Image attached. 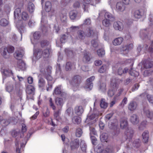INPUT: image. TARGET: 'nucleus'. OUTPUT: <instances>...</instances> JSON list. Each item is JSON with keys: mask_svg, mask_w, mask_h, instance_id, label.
<instances>
[{"mask_svg": "<svg viewBox=\"0 0 153 153\" xmlns=\"http://www.w3.org/2000/svg\"><path fill=\"white\" fill-rule=\"evenodd\" d=\"M51 71L50 68L48 67L46 69V73L44 74L43 76L45 77L46 79L49 81L48 82V86H46V90L47 91L50 90L52 88V83H51L49 81H51L52 79V77L50 76V74L51 73Z\"/></svg>", "mask_w": 153, "mask_h": 153, "instance_id": "nucleus-1", "label": "nucleus"}, {"mask_svg": "<svg viewBox=\"0 0 153 153\" xmlns=\"http://www.w3.org/2000/svg\"><path fill=\"white\" fill-rule=\"evenodd\" d=\"M35 88L32 85H28L26 88V92L27 94V98L33 99V95L35 94Z\"/></svg>", "mask_w": 153, "mask_h": 153, "instance_id": "nucleus-2", "label": "nucleus"}, {"mask_svg": "<svg viewBox=\"0 0 153 153\" xmlns=\"http://www.w3.org/2000/svg\"><path fill=\"white\" fill-rule=\"evenodd\" d=\"M82 82L81 77L79 75L74 76L71 82V85L76 89L78 88Z\"/></svg>", "mask_w": 153, "mask_h": 153, "instance_id": "nucleus-3", "label": "nucleus"}, {"mask_svg": "<svg viewBox=\"0 0 153 153\" xmlns=\"http://www.w3.org/2000/svg\"><path fill=\"white\" fill-rule=\"evenodd\" d=\"M86 36L88 37L97 38V33L92 27H89L86 29Z\"/></svg>", "mask_w": 153, "mask_h": 153, "instance_id": "nucleus-4", "label": "nucleus"}, {"mask_svg": "<svg viewBox=\"0 0 153 153\" xmlns=\"http://www.w3.org/2000/svg\"><path fill=\"white\" fill-rule=\"evenodd\" d=\"M95 78V77L93 76L87 79L85 86V88L86 90L90 91L92 89L93 86L92 82L94 80Z\"/></svg>", "mask_w": 153, "mask_h": 153, "instance_id": "nucleus-5", "label": "nucleus"}, {"mask_svg": "<svg viewBox=\"0 0 153 153\" xmlns=\"http://www.w3.org/2000/svg\"><path fill=\"white\" fill-rule=\"evenodd\" d=\"M120 80L117 78L113 77L111 79V89L116 90L118 88Z\"/></svg>", "mask_w": 153, "mask_h": 153, "instance_id": "nucleus-6", "label": "nucleus"}, {"mask_svg": "<svg viewBox=\"0 0 153 153\" xmlns=\"http://www.w3.org/2000/svg\"><path fill=\"white\" fill-rule=\"evenodd\" d=\"M20 84L19 83H16L15 84V88L13 87L12 84H10L7 86L6 90L9 92H10L14 89L16 91H19L21 92V90L20 89Z\"/></svg>", "mask_w": 153, "mask_h": 153, "instance_id": "nucleus-7", "label": "nucleus"}, {"mask_svg": "<svg viewBox=\"0 0 153 153\" xmlns=\"http://www.w3.org/2000/svg\"><path fill=\"white\" fill-rule=\"evenodd\" d=\"M70 144L71 150H73L77 149L79 146V139H76L71 141Z\"/></svg>", "mask_w": 153, "mask_h": 153, "instance_id": "nucleus-8", "label": "nucleus"}, {"mask_svg": "<svg viewBox=\"0 0 153 153\" xmlns=\"http://www.w3.org/2000/svg\"><path fill=\"white\" fill-rule=\"evenodd\" d=\"M128 123L125 118H122L120 120V127L122 129H126L128 128Z\"/></svg>", "mask_w": 153, "mask_h": 153, "instance_id": "nucleus-9", "label": "nucleus"}, {"mask_svg": "<svg viewBox=\"0 0 153 153\" xmlns=\"http://www.w3.org/2000/svg\"><path fill=\"white\" fill-rule=\"evenodd\" d=\"M144 114L148 118L151 120H153V112L150 111L149 109L146 107H144L143 109Z\"/></svg>", "mask_w": 153, "mask_h": 153, "instance_id": "nucleus-10", "label": "nucleus"}, {"mask_svg": "<svg viewBox=\"0 0 153 153\" xmlns=\"http://www.w3.org/2000/svg\"><path fill=\"white\" fill-rule=\"evenodd\" d=\"M125 4L122 2H118L116 5V10L117 12H123L125 10Z\"/></svg>", "mask_w": 153, "mask_h": 153, "instance_id": "nucleus-11", "label": "nucleus"}, {"mask_svg": "<svg viewBox=\"0 0 153 153\" xmlns=\"http://www.w3.org/2000/svg\"><path fill=\"white\" fill-rule=\"evenodd\" d=\"M130 120L134 125L137 124L139 122L138 116L136 114H133L130 117Z\"/></svg>", "mask_w": 153, "mask_h": 153, "instance_id": "nucleus-12", "label": "nucleus"}, {"mask_svg": "<svg viewBox=\"0 0 153 153\" xmlns=\"http://www.w3.org/2000/svg\"><path fill=\"white\" fill-rule=\"evenodd\" d=\"M113 27L116 30L121 31L123 29V26L121 22L116 21L114 22Z\"/></svg>", "mask_w": 153, "mask_h": 153, "instance_id": "nucleus-13", "label": "nucleus"}, {"mask_svg": "<svg viewBox=\"0 0 153 153\" xmlns=\"http://www.w3.org/2000/svg\"><path fill=\"white\" fill-rule=\"evenodd\" d=\"M48 67H50L51 69V67L47 66L45 62H43L40 64L39 66L40 71L42 75L45 74L46 73V69Z\"/></svg>", "mask_w": 153, "mask_h": 153, "instance_id": "nucleus-14", "label": "nucleus"}, {"mask_svg": "<svg viewBox=\"0 0 153 153\" xmlns=\"http://www.w3.org/2000/svg\"><path fill=\"white\" fill-rule=\"evenodd\" d=\"M24 53V52L23 50H20L16 51L14 55V57L16 59L20 60H21V59Z\"/></svg>", "mask_w": 153, "mask_h": 153, "instance_id": "nucleus-15", "label": "nucleus"}, {"mask_svg": "<svg viewBox=\"0 0 153 153\" xmlns=\"http://www.w3.org/2000/svg\"><path fill=\"white\" fill-rule=\"evenodd\" d=\"M142 64L144 68L146 69L151 68L153 65L152 62L148 60L143 61Z\"/></svg>", "mask_w": 153, "mask_h": 153, "instance_id": "nucleus-16", "label": "nucleus"}, {"mask_svg": "<svg viewBox=\"0 0 153 153\" xmlns=\"http://www.w3.org/2000/svg\"><path fill=\"white\" fill-rule=\"evenodd\" d=\"M137 104L135 101H132L130 102L128 105V108L130 111L135 110L137 107Z\"/></svg>", "mask_w": 153, "mask_h": 153, "instance_id": "nucleus-17", "label": "nucleus"}, {"mask_svg": "<svg viewBox=\"0 0 153 153\" xmlns=\"http://www.w3.org/2000/svg\"><path fill=\"white\" fill-rule=\"evenodd\" d=\"M144 14V12L141 9L137 10L134 13V16L137 19L140 18Z\"/></svg>", "mask_w": 153, "mask_h": 153, "instance_id": "nucleus-18", "label": "nucleus"}, {"mask_svg": "<svg viewBox=\"0 0 153 153\" xmlns=\"http://www.w3.org/2000/svg\"><path fill=\"white\" fill-rule=\"evenodd\" d=\"M42 55V52L40 49H38L34 50V57L36 59L38 60L40 58Z\"/></svg>", "mask_w": 153, "mask_h": 153, "instance_id": "nucleus-19", "label": "nucleus"}, {"mask_svg": "<svg viewBox=\"0 0 153 153\" xmlns=\"http://www.w3.org/2000/svg\"><path fill=\"white\" fill-rule=\"evenodd\" d=\"M69 16L71 19H74L76 18H79L80 16L78 12L76 10H72L69 13Z\"/></svg>", "mask_w": 153, "mask_h": 153, "instance_id": "nucleus-20", "label": "nucleus"}, {"mask_svg": "<svg viewBox=\"0 0 153 153\" xmlns=\"http://www.w3.org/2000/svg\"><path fill=\"white\" fill-rule=\"evenodd\" d=\"M91 59L90 54L88 52H85L84 53L82 58V61L84 62L87 63L90 61Z\"/></svg>", "mask_w": 153, "mask_h": 153, "instance_id": "nucleus-21", "label": "nucleus"}, {"mask_svg": "<svg viewBox=\"0 0 153 153\" xmlns=\"http://www.w3.org/2000/svg\"><path fill=\"white\" fill-rule=\"evenodd\" d=\"M1 55L5 58H8L10 54L8 52L7 48L5 47H2L1 48Z\"/></svg>", "mask_w": 153, "mask_h": 153, "instance_id": "nucleus-22", "label": "nucleus"}, {"mask_svg": "<svg viewBox=\"0 0 153 153\" xmlns=\"http://www.w3.org/2000/svg\"><path fill=\"white\" fill-rule=\"evenodd\" d=\"M46 82L44 79L42 77H40L38 80V86L41 89H44L45 86Z\"/></svg>", "mask_w": 153, "mask_h": 153, "instance_id": "nucleus-23", "label": "nucleus"}, {"mask_svg": "<svg viewBox=\"0 0 153 153\" xmlns=\"http://www.w3.org/2000/svg\"><path fill=\"white\" fill-rule=\"evenodd\" d=\"M84 111L83 109L82 106H76L75 108V113L79 116L81 115L83 113Z\"/></svg>", "mask_w": 153, "mask_h": 153, "instance_id": "nucleus-24", "label": "nucleus"}, {"mask_svg": "<svg viewBox=\"0 0 153 153\" xmlns=\"http://www.w3.org/2000/svg\"><path fill=\"white\" fill-rule=\"evenodd\" d=\"M134 133L133 130L131 128H128L126 129L125 134L128 138H131Z\"/></svg>", "mask_w": 153, "mask_h": 153, "instance_id": "nucleus-25", "label": "nucleus"}, {"mask_svg": "<svg viewBox=\"0 0 153 153\" xmlns=\"http://www.w3.org/2000/svg\"><path fill=\"white\" fill-rule=\"evenodd\" d=\"M77 36L79 39H84L86 36V32L83 30H79L77 32Z\"/></svg>", "mask_w": 153, "mask_h": 153, "instance_id": "nucleus-26", "label": "nucleus"}, {"mask_svg": "<svg viewBox=\"0 0 153 153\" xmlns=\"http://www.w3.org/2000/svg\"><path fill=\"white\" fill-rule=\"evenodd\" d=\"M1 72L3 74L7 76H13V74L12 71L9 69H1Z\"/></svg>", "mask_w": 153, "mask_h": 153, "instance_id": "nucleus-27", "label": "nucleus"}, {"mask_svg": "<svg viewBox=\"0 0 153 153\" xmlns=\"http://www.w3.org/2000/svg\"><path fill=\"white\" fill-rule=\"evenodd\" d=\"M123 41V39L121 37H119L115 39L113 41V43L114 45H120Z\"/></svg>", "mask_w": 153, "mask_h": 153, "instance_id": "nucleus-28", "label": "nucleus"}, {"mask_svg": "<svg viewBox=\"0 0 153 153\" xmlns=\"http://www.w3.org/2000/svg\"><path fill=\"white\" fill-rule=\"evenodd\" d=\"M108 103L105 102V100L104 98H102L100 102V106L101 108L105 109L108 106Z\"/></svg>", "mask_w": 153, "mask_h": 153, "instance_id": "nucleus-29", "label": "nucleus"}, {"mask_svg": "<svg viewBox=\"0 0 153 153\" xmlns=\"http://www.w3.org/2000/svg\"><path fill=\"white\" fill-rule=\"evenodd\" d=\"M17 65L18 67L22 70H24L26 69V65L25 63L22 60H19L17 62Z\"/></svg>", "mask_w": 153, "mask_h": 153, "instance_id": "nucleus-30", "label": "nucleus"}, {"mask_svg": "<svg viewBox=\"0 0 153 153\" xmlns=\"http://www.w3.org/2000/svg\"><path fill=\"white\" fill-rule=\"evenodd\" d=\"M143 137V141L144 143H146L148 142L149 135L148 131H145L142 134Z\"/></svg>", "mask_w": 153, "mask_h": 153, "instance_id": "nucleus-31", "label": "nucleus"}, {"mask_svg": "<svg viewBox=\"0 0 153 153\" xmlns=\"http://www.w3.org/2000/svg\"><path fill=\"white\" fill-rule=\"evenodd\" d=\"M105 18L108 19L110 21H113L115 20L114 16L109 12H105Z\"/></svg>", "mask_w": 153, "mask_h": 153, "instance_id": "nucleus-32", "label": "nucleus"}, {"mask_svg": "<svg viewBox=\"0 0 153 153\" xmlns=\"http://www.w3.org/2000/svg\"><path fill=\"white\" fill-rule=\"evenodd\" d=\"M52 8V5L51 2L49 1H47L45 4V8L47 12H50Z\"/></svg>", "mask_w": 153, "mask_h": 153, "instance_id": "nucleus-33", "label": "nucleus"}, {"mask_svg": "<svg viewBox=\"0 0 153 153\" xmlns=\"http://www.w3.org/2000/svg\"><path fill=\"white\" fill-rule=\"evenodd\" d=\"M35 10L34 4L31 2H29L28 4L27 10L30 13H32Z\"/></svg>", "mask_w": 153, "mask_h": 153, "instance_id": "nucleus-34", "label": "nucleus"}, {"mask_svg": "<svg viewBox=\"0 0 153 153\" xmlns=\"http://www.w3.org/2000/svg\"><path fill=\"white\" fill-rule=\"evenodd\" d=\"M99 90L102 92H105L106 90V83L105 82L100 83L99 85Z\"/></svg>", "mask_w": 153, "mask_h": 153, "instance_id": "nucleus-35", "label": "nucleus"}, {"mask_svg": "<svg viewBox=\"0 0 153 153\" xmlns=\"http://www.w3.org/2000/svg\"><path fill=\"white\" fill-rule=\"evenodd\" d=\"M50 54V49L47 48V49L44 50L42 53L43 56L44 58H48L49 57Z\"/></svg>", "mask_w": 153, "mask_h": 153, "instance_id": "nucleus-36", "label": "nucleus"}, {"mask_svg": "<svg viewBox=\"0 0 153 153\" xmlns=\"http://www.w3.org/2000/svg\"><path fill=\"white\" fill-rule=\"evenodd\" d=\"M12 120L11 118H10L7 119L3 120H1L0 122L1 124L3 126H6L8 125Z\"/></svg>", "mask_w": 153, "mask_h": 153, "instance_id": "nucleus-37", "label": "nucleus"}, {"mask_svg": "<svg viewBox=\"0 0 153 153\" xmlns=\"http://www.w3.org/2000/svg\"><path fill=\"white\" fill-rule=\"evenodd\" d=\"M21 13V10L19 8L16 9L14 12V16L15 19H19V15Z\"/></svg>", "mask_w": 153, "mask_h": 153, "instance_id": "nucleus-38", "label": "nucleus"}, {"mask_svg": "<svg viewBox=\"0 0 153 153\" xmlns=\"http://www.w3.org/2000/svg\"><path fill=\"white\" fill-rule=\"evenodd\" d=\"M72 121L73 123L75 124H79L81 122V118L78 116L74 117L72 119Z\"/></svg>", "mask_w": 153, "mask_h": 153, "instance_id": "nucleus-39", "label": "nucleus"}, {"mask_svg": "<svg viewBox=\"0 0 153 153\" xmlns=\"http://www.w3.org/2000/svg\"><path fill=\"white\" fill-rule=\"evenodd\" d=\"M19 31L20 32L21 35V37L22 36V34L24 33L26 31V29L24 25L21 23L20 25L18 27Z\"/></svg>", "mask_w": 153, "mask_h": 153, "instance_id": "nucleus-40", "label": "nucleus"}, {"mask_svg": "<svg viewBox=\"0 0 153 153\" xmlns=\"http://www.w3.org/2000/svg\"><path fill=\"white\" fill-rule=\"evenodd\" d=\"M98 114H92L91 115L88 116L86 120V121L87 122H89L91 120H94L95 118L97 117Z\"/></svg>", "mask_w": 153, "mask_h": 153, "instance_id": "nucleus-41", "label": "nucleus"}, {"mask_svg": "<svg viewBox=\"0 0 153 153\" xmlns=\"http://www.w3.org/2000/svg\"><path fill=\"white\" fill-rule=\"evenodd\" d=\"M80 145L82 150L83 152H85L86 150L87 146L85 141H81Z\"/></svg>", "mask_w": 153, "mask_h": 153, "instance_id": "nucleus-42", "label": "nucleus"}, {"mask_svg": "<svg viewBox=\"0 0 153 153\" xmlns=\"http://www.w3.org/2000/svg\"><path fill=\"white\" fill-rule=\"evenodd\" d=\"M129 74L132 76L135 77L138 76L139 75V73L138 72L135 70H133L132 68H131L129 71Z\"/></svg>", "mask_w": 153, "mask_h": 153, "instance_id": "nucleus-43", "label": "nucleus"}, {"mask_svg": "<svg viewBox=\"0 0 153 153\" xmlns=\"http://www.w3.org/2000/svg\"><path fill=\"white\" fill-rule=\"evenodd\" d=\"M9 24L8 21L5 19L3 18L0 21V24L2 26H6Z\"/></svg>", "mask_w": 153, "mask_h": 153, "instance_id": "nucleus-44", "label": "nucleus"}, {"mask_svg": "<svg viewBox=\"0 0 153 153\" xmlns=\"http://www.w3.org/2000/svg\"><path fill=\"white\" fill-rule=\"evenodd\" d=\"M55 102L57 105L62 106L64 103L63 100L61 98H56V99Z\"/></svg>", "mask_w": 153, "mask_h": 153, "instance_id": "nucleus-45", "label": "nucleus"}, {"mask_svg": "<svg viewBox=\"0 0 153 153\" xmlns=\"http://www.w3.org/2000/svg\"><path fill=\"white\" fill-rule=\"evenodd\" d=\"M110 21L107 18L104 19L102 21L103 25L106 27H108L111 25Z\"/></svg>", "mask_w": 153, "mask_h": 153, "instance_id": "nucleus-46", "label": "nucleus"}, {"mask_svg": "<svg viewBox=\"0 0 153 153\" xmlns=\"http://www.w3.org/2000/svg\"><path fill=\"white\" fill-rule=\"evenodd\" d=\"M107 66L105 65H103L98 70V72L100 73H103L106 72L107 70Z\"/></svg>", "mask_w": 153, "mask_h": 153, "instance_id": "nucleus-47", "label": "nucleus"}, {"mask_svg": "<svg viewBox=\"0 0 153 153\" xmlns=\"http://www.w3.org/2000/svg\"><path fill=\"white\" fill-rule=\"evenodd\" d=\"M97 53L99 56L102 57L105 54V51L103 49L101 48L97 50Z\"/></svg>", "mask_w": 153, "mask_h": 153, "instance_id": "nucleus-48", "label": "nucleus"}, {"mask_svg": "<svg viewBox=\"0 0 153 153\" xmlns=\"http://www.w3.org/2000/svg\"><path fill=\"white\" fill-rule=\"evenodd\" d=\"M21 16L22 19L25 21L29 19V16L26 12H23L21 14Z\"/></svg>", "mask_w": 153, "mask_h": 153, "instance_id": "nucleus-49", "label": "nucleus"}, {"mask_svg": "<svg viewBox=\"0 0 153 153\" xmlns=\"http://www.w3.org/2000/svg\"><path fill=\"white\" fill-rule=\"evenodd\" d=\"M108 134L106 133H102L100 136V140L102 141H106L108 138Z\"/></svg>", "mask_w": 153, "mask_h": 153, "instance_id": "nucleus-50", "label": "nucleus"}, {"mask_svg": "<svg viewBox=\"0 0 153 153\" xmlns=\"http://www.w3.org/2000/svg\"><path fill=\"white\" fill-rule=\"evenodd\" d=\"M65 53L67 55L69 56H73L74 53L73 51L70 49H66L65 50Z\"/></svg>", "mask_w": 153, "mask_h": 153, "instance_id": "nucleus-51", "label": "nucleus"}, {"mask_svg": "<svg viewBox=\"0 0 153 153\" xmlns=\"http://www.w3.org/2000/svg\"><path fill=\"white\" fill-rule=\"evenodd\" d=\"M97 38H95L91 41V43L92 46L94 48L97 47L98 45V41L97 39Z\"/></svg>", "mask_w": 153, "mask_h": 153, "instance_id": "nucleus-52", "label": "nucleus"}, {"mask_svg": "<svg viewBox=\"0 0 153 153\" xmlns=\"http://www.w3.org/2000/svg\"><path fill=\"white\" fill-rule=\"evenodd\" d=\"M61 87L59 86H58L56 87L55 89L54 92L53 93V94H59L61 93Z\"/></svg>", "mask_w": 153, "mask_h": 153, "instance_id": "nucleus-53", "label": "nucleus"}, {"mask_svg": "<svg viewBox=\"0 0 153 153\" xmlns=\"http://www.w3.org/2000/svg\"><path fill=\"white\" fill-rule=\"evenodd\" d=\"M82 131L81 128H78L76 129V137H80L82 135Z\"/></svg>", "mask_w": 153, "mask_h": 153, "instance_id": "nucleus-54", "label": "nucleus"}, {"mask_svg": "<svg viewBox=\"0 0 153 153\" xmlns=\"http://www.w3.org/2000/svg\"><path fill=\"white\" fill-rule=\"evenodd\" d=\"M153 73V70L152 69L146 70L144 71L143 75L145 76H150Z\"/></svg>", "mask_w": 153, "mask_h": 153, "instance_id": "nucleus-55", "label": "nucleus"}, {"mask_svg": "<svg viewBox=\"0 0 153 153\" xmlns=\"http://www.w3.org/2000/svg\"><path fill=\"white\" fill-rule=\"evenodd\" d=\"M61 20L62 22H65L67 19L66 14L65 13H61L60 15Z\"/></svg>", "mask_w": 153, "mask_h": 153, "instance_id": "nucleus-56", "label": "nucleus"}, {"mask_svg": "<svg viewBox=\"0 0 153 153\" xmlns=\"http://www.w3.org/2000/svg\"><path fill=\"white\" fill-rule=\"evenodd\" d=\"M41 36V33L39 32H35L33 34V37L34 39L38 40Z\"/></svg>", "mask_w": 153, "mask_h": 153, "instance_id": "nucleus-57", "label": "nucleus"}, {"mask_svg": "<svg viewBox=\"0 0 153 153\" xmlns=\"http://www.w3.org/2000/svg\"><path fill=\"white\" fill-rule=\"evenodd\" d=\"M147 123V121L146 120H144L142 122L139 128L140 130L143 129L146 127Z\"/></svg>", "mask_w": 153, "mask_h": 153, "instance_id": "nucleus-58", "label": "nucleus"}, {"mask_svg": "<svg viewBox=\"0 0 153 153\" xmlns=\"http://www.w3.org/2000/svg\"><path fill=\"white\" fill-rule=\"evenodd\" d=\"M109 128L113 130H115V129L117 127V124L114 123H111L108 124Z\"/></svg>", "mask_w": 153, "mask_h": 153, "instance_id": "nucleus-59", "label": "nucleus"}, {"mask_svg": "<svg viewBox=\"0 0 153 153\" xmlns=\"http://www.w3.org/2000/svg\"><path fill=\"white\" fill-rule=\"evenodd\" d=\"M72 65L70 62H68L66 63L65 66V70L66 71H70L71 69Z\"/></svg>", "mask_w": 153, "mask_h": 153, "instance_id": "nucleus-60", "label": "nucleus"}, {"mask_svg": "<svg viewBox=\"0 0 153 153\" xmlns=\"http://www.w3.org/2000/svg\"><path fill=\"white\" fill-rule=\"evenodd\" d=\"M112 151V148L110 146H108L105 149V150L102 152V153H111Z\"/></svg>", "mask_w": 153, "mask_h": 153, "instance_id": "nucleus-61", "label": "nucleus"}, {"mask_svg": "<svg viewBox=\"0 0 153 153\" xmlns=\"http://www.w3.org/2000/svg\"><path fill=\"white\" fill-rule=\"evenodd\" d=\"M49 42L47 40H43L41 41V45L42 47H45L49 45Z\"/></svg>", "mask_w": 153, "mask_h": 153, "instance_id": "nucleus-62", "label": "nucleus"}, {"mask_svg": "<svg viewBox=\"0 0 153 153\" xmlns=\"http://www.w3.org/2000/svg\"><path fill=\"white\" fill-rule=\"evenodd\" d=\"M59 110L55 112L54 114V116L56 120L58 121H59L60 119L59 117Z\"/></svg>", "mask_w": 153, "mask_h": 153, "instance_id": "nucleus-63", "label": "nucleus"}, {"mask_svg": "<svg viewBox=\"0 0 153 153\" xmlns=\"http://www.w3.org/2000/svg\"><path fill=\"white\" fill-rule=\"evenodd\" d=\"M147 99L149 102L151 103H153V96L150 95H146Z\"/></svg>", "mask_w": 153, "mask_h": 153, "instance_id": "nucleus-64", "label": "nucleus"}]
</instances>
